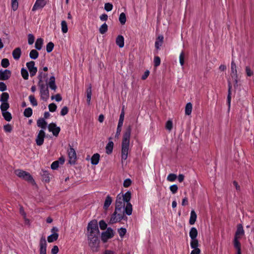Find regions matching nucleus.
<instances>
[{
    "label": "nucleus",
    "mask_w": 254,
    "mask_h": 254,
    "mask_svg": "<svg viewBox=\"0 0 254 254\" xmlns=\"http://www.w3.org/2000/svg\"><path fill=\"white\" fill-rule=\"evenodd\" d=\"M131 131V126H128L124 133L122 141L121 158L122 161L127 158L129 150V145Z\"/></svg>",
    "instance_id": "f257e3e1"
},
{
    "label": "nucleus",
    "mask_w": 254,
    "mask_h": 254,
    "mask_svg": "<svg viewBox=\"0 0 254 254\" xmlns=\"http://www.w3.org/2000/svg\"><path fill=\"white\" fill-rule=\"evenodd\" d=\"M99 235V234H88L87 236L89 246L93 252L99 251L100 244Z\"/></svg>",
    "instance_id": "f03ea898"
},
{
    "label": "nucleus",
    "mask_w": 254,
    "mask_h": 254,
    "mask_svg": "<svg viewBox=\"0 0 254 254\" xmlns=\"http://www.w3.org/2000/svg\"><path fill=\"white\" fill-rule=\"evenodd\" d=\"M15 174L19 178L31 183L32 185H36L35 181L30 174L27 172L20 169L15 170Z\"/></svg>",
    "instance_id": "7ed1b4c3"
},
{
    "label": "nucleus",
    "mask_w": 254,
    "mask_h": 254,
    "mask_svg": "<svg viewBox=\"0 0 254 254\" xmlns=\"http://www.w3.org/2000/svg\"><path fill=\"white\" fill-rule=\"evenodd\" d=\"M87 229L88 232V234H99L97 220L93 219L90 221L88 224Z\"/></svg>",
    "instance_id": "20e7f679"
},
{
    "label": "nucleus",
    "mask_w": 254,
    "mask_h": 254,
    "mask_svg": "<svg viewBox=\"0 0 254 254\" xmlns=\"http://www.w3.org/2000/svg\"><path fill=\"white\" fill-rule=\"evenodd\" d=\"M40 88L41 99L46 101L49 97V91L47 84H40L38 85Z\"/></svg>",
    "instance_id": "39448f33"
},
{
    "label": "nucleus",
    "mask_w": 254,
    "mask_h": 254,
    "mask_svg": "<svg viewBox=\"0 0 254 254\" xmlns=\"http://www.w3.org/2000/svg\"><path fill=\"white\" fill-rule=\"evenodd\" d=\"M114 236V230L111 227H108L106 231L103 232L101 233V239L103 243H106L108 239L112 238Z\"/></svg>",
    "instance_id": "423d86ee"
},
{
    "label": "nucleus",
    "mask_w": 254,
    "mask_h": 254,
    "mask_svg": "<svg viewBox=\"0 0 254 254\" xmlns=\"http://www.w3.org/2000/svg\"><path fill=\"white\" fill-rule=\"evenodd\" d=\"M69 149L67 150L68 156L69 157L68 163L70 164L74 165L76 160V153L74 149L69 144Z\"/></svg>",
    "instance_id": "0eeeda50"
},
{
    "label": "nucleus",
    "mask_w": 254,
    "mask_h": 254,
    "mask_svg": "<svg viewBox=\"0 0 254 254\" xmlns=\"http://www.w3.org/2000/svg\"><path fill=\"white\" fill-rule=\"evenodd\" d=\"M49 131L52 132L53 135L55 136H58L61 131V128L59 127H57L56 124L54 123H50L48 126Z\"/></svg>",
    "instance_id": "6e6552de"
},
{
    "label": "nucleus",
    "mask_w": 254,
    "mask_h": 254,
    "mask_svg": "<svg viewBox=\"0 0 254 254\" xmlns=\"http://www.w3.org/2000/svg\"><path fill=\"white\" fill-rule=\"evenodd\" d=\"M26 66L30 72L31 77L36 75L37 72V68L35 66V62L34 61H30L26 63Z\"/></svg>",
    "instance_id": "1a4fd4ad"
},
{
    "label": "nucleus",
    "mask_w": 254,
    "mask_h": 254,
    "mask_svg": "<svg viewBox=\"0 0 254 254\" xmlns=\"http://www.w3.org/2000/svg\"><path fill=\"white\" fill-rule=\"evenodd\" d=\"M40 254H46L47 251V242L45 237L42 236L40 240Z\"/></svg>",
    "instance_id": "9d476101"
},
{
    "label": "nucleus",
    "mask_w": 254,
    "mask_h": 254,
    "mask_svg": "<svg viewBox=\"0 0 254 254\" xmlns=\"http://www.w3.org/2000/svg\"><path fill=\"white\" fill-rule=\"evenodd\" d=\"M45 137V132L43 129L40 130L36 138V142L37 145L41 146L44 141V138Z\"/></svg>",
    "instance_id": "9b49d317"
},
{
    "label": "nucleus",
    "mask_w": 254,
    "mask_h": 254,
    "mask_svg": "<svg viewBox=\"0 0 254 254\" xmlns=\"http://www.w3.org/2000/svg\"><path fill=\"white\" fill-rule=\"evenodd\" d=\"M11 75V71L9 69L0 70V80H7Z\"/></svg>",
    "instance_id": "f8f14e48"
},
{
    "label": "nucleus",
    "mask_w": 254,
    "mask_h": 254,
    "mask_svg": "<svg viewBox=\"0 0 254 254\" xmlns=\"http://www.w3.org/2000/svg\"><path fill=\"white\" fill-rule=\"evenodd\" d=\"M41 175L42 176V181L45 183H49L50 181L51 178H52V177H51L52 175H50L48 171H45L44 170H42Z\"/></svg>",
    "instance_id": "ddd939ff"
},
{
    "label": "nucleus",
    "mask_w": 254,
    "mask_h": 254,
    "mask_svg": "<svg viewBox=\"0 0 254 254\" xmlns=\"http://www.w3.org/2000/svg\"><path fill=\"white\" fill-rule=\"evenodd\" d=\"M244 230L243 229V227L242 224H239L237 225V230L235 232L234 239H236L238 240V235H244Z\"/></svg>",
    "instance_id": "4468645a"
},
{
    "label": "nucleus",
    "mask_w": 254,
    "mask_h": 254,
    "mask_svg": "<svg viewBox=\"0 0 254 254\" xmlns=\"http://www.w3.org/2000/svg\"><path fill=\"white\" fill-rule=\"evenodd\" d=\"M46 4V2L45 0H36L34 6L32 8V10L34 11L38 8H43Z\"/></svg>",
    "instance_id": "2eb2a0df"
},
{
    "label": "nucleus",
    "mask_w": 254,
    "mask_h": 254,
    "mask_svg": "<svg viewBox=\"0 0 254 254\" xmlns=\"http://www.w3.org/2000/svg\"><path fill=\"white\" fill-rule=\"evenodd\" d=\"M228 95H227V105L228 106V108H230L231 106V89L232 88V85L231 83V82L228 80Z\"/></svg>",
    "instance_id": "dca6fc26"
},
{
    "label": "nucleus",
    "mask_w": 254,
    "mask_h": 254,
    "mask_svg": "<svg viewBox=\"0 0 254 254\" xmlns=\"http://www.w3.org/2000/svg\"><path fill=\"white\" fill-rule=\"evenodd\" d=\"M123 195H121V193L118 194L116 197V205L117 206H122L125 207V202L123 201L122 199Z\"/></svg>",
    "instance_id": "f3484780"
},
{
    "label": "nucleus",
    "mask_w": 254,
    "mask_h": 254,
    "mask_svg": "<svg viewBox=\"0 0 254 254\" xmlns=\"http://www.w3.org/2000/svg\"><path fill=\"white\" fill-rule=\"evenodd\" d=\"M12 55L13 58L15 60H18L20 58L21 55V49L19 47L15 48L12 52Z\"/></svg>",
    "instance_id": "a211bd4d"
},
{
    "label": "nucleus",
    "mask_w": 254,
    "mask_h": 254,
    "mask_svg": "<svg viewBox=\"0 0 254 254\" xmlns=\"http://www.w3.org/2000/svg\"><path fill=\"white\" fill-rule=\"evenodd\" d=\"M116 43L120 48L124 47L125 45L124 37L121 35H118L116 39Z\"/></svg>",
    "instance_id": "6ab92c4d"
},
{
    "label": "nucleus",
    "mask_w": 254,
    "mask_h": 254,
    "mask_svg": "<svg viewBox=\"0 0 254 254\" xmlns=\"http://www.w3.org/2000/svg\"><path fill=\"white\" fill-rule=\"evenodd\" d=\"M100 154L98 153L94 154L91 158V163L92 165H96L99 163L100 160Z\"/></svg>",
    "instance_id": "aec40b11"
},
{
    "label": "nucleus",
    "mask_w": 254,
    "mask_h": 254,
    "mask_svg": "<svg viewBox=\"0 0 254 254\" xmlns=\"http://www.w3.org/2000/svg\"><path fill=\"white\" fill-rule=\"evenodd\" d=\"M37 126L42 129H46L47 125V123L43 118H40L37 122Z\"/></svg>",
    "instance_id": "412c9836"
},
{
    "label": "nucleus",
    "mask_w": 254,
    "mask_h": 254,
    "mask_svg": "<svg viewBox=\"0 0 254 254\" xmlns=\"http://www.w3.org/2000/svg\"><path fill=\"white\" fill-rule=\"evenodd\" d=\"M92 95V86L91 84L89 85V87L86 90V96H87V103L88 105H90V101Z\"/></svg>",
    "instance_id": "4be33fe9"
},
{
    "label": "nucleus",
    "mask_w": 254,
    "mask_h": 254,
    "mask_svg": "<svg viewBox=\"0 0 254 254\" xmlns=\"http://www.w3.org/2000/svg\"><path fill=\"white\" fill-rule=\"evenodd\" d=\"M123 195L122 199L124 202L130 203L129 201L130 200L131 197V193L130 191H127L124 194H122Z\"/></svg>",
    "instance_id": "5701e85b"
},
{
    "label": "nucleus",
    "mask_w": 254,
    "mask_h": 254,
    "mask_svg": "<svg viewBox=\"0 0 254 254\" xmlns=\"http://www.w3.org/2000/svg\"><path fill=\"white\" fill-rule=\"evenodd\" d=\"M234 247L237 250V254H241V245L238 240L234 239Z\"/></svg>",
    "instance_id": "b1692460"
},
{
    "label": "nucleus",
    "mask_w": 254,
    "mask_h": 254,
    "mask_svg": "<svg viewBox=\"0 0 254 254\" xmlns=\"http://www.w3.org/2000/svg\"><path fill=\"white\" fill-rule=\"evenodd\" d=\"M112 198L109 195L107 196L103 206V208L105 210H107L108 209L112 202Z\"/></svg>",
    "instance_id": "393cba45"
},
{
    "label": "nucleus",
    "mask_w": 254,
    "mask_h": 254,
    "mask_svg": "<svg viewBox=\"0 0 254 254\" xmlns=\"http://www.w3.org/2000/svg\"><path fill=\"white\" fill-rule=\"evenodd\" d=\"M231 76L238 75L236 64L234 61L231 62Z\"/></svg>",
    "instance_id": "a878e982"
},
{
    "label": "nucleus",
    "mask_w": 254,
    "mask_h": 254,
    "mask_svg": "<svg viewBox=\"0 0 254 254\" xmlns=\"http://www.w3.org/2000/svg\"><path fill=\"white\" fill-rule=\"evenodd\" d=\"M114 147V143L112 141H109L106 146V153L110 154L112 153Z\"/></svg>",
    "instance_id": "bb28decb"
},
{
    "label": "nucleus",
    "mask_w": 254,
    "mask_h": 254,
    "mask_svg": "<svg viewBox=\"0 0 254 254\" xmlns=\"http://www.w3.org/2000/svg\"><path fill=\"white\" fill-rule=\"evenodd\" d=\"M197 218V215L194 210H192L190 212V216L189 220V223L190 225H193L195 223Z\"/></svg>",
    "instance_id": "cd10ccee"
},
{
    "label": "nucleus",
    "mask_w": 254,
    "mask_h": 254,
    "mask_svg": "<svg viewBox=\"0 0 254 254\" xmlns=\"http://www.w3.org/2000/svg\"><path fill=\"white\" fill-rule=\"evenodd\" d=\"M124 213L127 215H130L132 212V206L130 203H127V205L124 208Z\"/></svg>",
    "instance_id": "c85d7f7f"
},
{
    "label": "nucleus",
    "mask_w": 254,
    "mask_h": 254,
    "mask_svg": "<svg viewBox=\"0 0 254 254\" xmlns=\"http://www.w3.org/2000/svg\"><path fill=\"white\" fill-rule=\"evenodd\" d=\"M189 235L191 239H196L198 235L197 229L195 227L191 228L190 231Z\"/></svg>",
    "instance_id": "c756f323"
},
{
    "label": "nucleus",
    "mask_w": 254,
    "mask_h": 254,
    "mask_svg": "<svg viewBox=\"0 0 254 254\" xmlns=\"http://www.w3.org/2000/svg\"><path fill=\"white\" fill-rule=\"evenodd\" d=\"M43 45V39L41 38H38L35 42V47L37 50H40Z\"/></svg>",
    "instance_id": "7c9ffc66"
},
{
    "label": "nucleus",
    "mask_w": 254,
    "mask_h": 254,
    "mask_svg": "<svg viewBox=\"0 0 254 254\" xmlns=\"http://www.w3.org/2000/svg\"><path fill=\"white\" fill-rule=\"evenodd\" d=\"M59 234L57 233H54L52 234L49 236L47 238V240L49 243L53 242L58 239Z\"/></svg>",
    "instance_id": "2f4dec72"
},
{
    "label": "nucleus",
    "mask_w": 254,
    "mask_h": 254,
    "mask_svg": "<svg viewBox=\"0 0 254 254\" xmlns=\"http://www.w3.org/2000/svg\"><path fill=\"white\" fill-rule=\"evenodd\" d=\"M9 98V94L7 92H2L0 96V101L2 102H7Z\"/></svg>",
    "instance_id": "473e14b6"
},
{
    "label": "nucleus",
    "mask_w": 254,
    "mask_h": 254,
    "mask_svg": "<svg viewBox=\"0 0 254 254\" xmlns=\"http://www.w3.org/2000/svg\"><path fill=\"white\" fill-rule=\"evenodd\" d=\"M1 113L5 120H6L7 122H9L11 121V120L12 119V116L10 112L7 111H4L1 112Z\"/></svg>",
    "instance_id": "72a5a7b5"
},
{
    "label": "nucleus",
    "mask_w": 254,
    "mask_h": 254,
    "mask_svg": "<svg viewBox=\"0 0 254 254\" xmlns=\"http://www.w3.org/2000/svg\"><path fill=\"white\" fill-rule=\"evenodd\" d=\"M192 111V104L190 102L188 103L185 107V114L186 115L191 114Z\"/></svg>",
    "instance_id": "f704fd0d"
},
{
    "label": "nucleus",
    "mask_w": 254,
    "mask_h": 254,
    "mask_svg": "<svg viewBox=\"0 0 254 254\" xmlns=\"http://www.w3.org/2000/svg\"><path fill=\"white\" fill-rule=\"evenodd\" d=\"M39 56V53L36 50H32L29 54V57L31 59L36 60Z\"/></svg>",
    "instance_id": "c9c22d12"
},
{
    "label": "nucleus",
    "mask_w": 254,
    "mask_h": 254,
    "mask_svg": "<svg viewBox=\"0 0 254 254\" xmlns=\"http://www.w3.org/2000/svg\"><path fill=\"white\" fill-rule=\"evenodd\" d=\"M125 117V108L124 106L122 109L121 113L120 116V118L118 122V125H123L124 120Z\"/></svg>",
    "instance_id": "e433bc0d"
},
{
    "label": "nucleus",
    "mask_w": 254,
    "mask_h": 254,
    "mask_svg": "<svg viewBox=\"0 0 254 254\" xmlns=\"http://www.w3.org/2000/svg\"><path fill=\"white\" fill-rule=\"evenodd\" d=\"M190 245L191 249L198 248V247L199 246L198 240L196 238L193 239H193H191Z\"/></svg>",
    "instance_id": "4c0bfd02"
},
{
    "label": "nucleus",
    "mask_w": 254,
    "mask_h": 254,
    "mask_svg": "<svg viewBox=\"0 0 254 254\" xmlns=\"http://www.w3.org/2000/svg\"><path fill=\"white\" fill-rule=\"evenodd\" d=\"M118 212L116 211L115 210L114 212L112 214L110 220V224H115L117 222V216L118 215Z\"/></svg>",
    "instance_id": "58836bf2"
},
{
    "label": "nucleus",
    "mask_w": 254,
    "mask_h": 254,
    "mask_svg": "<svg viewBox=\"0 0 254 254\" xmlns=\"http://www.w3.org/2000/svg\"><path fill=\"white\" fill-rule=\"evenodd\" d=\"M33 113L32 109L28 107L27 108H26L24 111L23 115L25 117L29 118L30 117Z\"/></svg>",
    "instance_id": "ea45409f"
},
{
    "label": "nucleus",
    "mask_w": 254,
    "mask_h": 254,
    "mask_svg": "<svg viewBox=\"0 0 254 254\" xmlns=\"http://www.w3.org/2000/svg\"><path fill=\"white\" fill-rule=\"evenodd\" d=\"M9 108V104L7 102H2L0 106V108L1 112L7 111L8 109Z\"/></svg>",
    "instance_id": "a19ab883"
},
{
    "label": "nucleus",
    "mask_w": 254,
    "mask_h": 254,
    "mask_svg": "<svg viewBox=\"0 0 254 254\" xmlns=\"http://www.w3.org/2000/svg\"><path fill=\"white\" fill-rule=\"evenodd\" d=\"M108 31V25L106 23L103 24L99 28V32L101 34H104Z\"/></svg>",
    "instance_id": "79ce46f5"
},
{
    "label": "nucleus",
    "mask_w": 254,
    "mask_h": 254,
    "mask_svg": "<svg viewBox=\"0 0 254 254\" xmlns=\"http://www.w3.org/2000/svg\"><path fill=\"white\" fill-rule=\"evenodd\" d=\"M21 74L22 77L25 80H27L28 79L29 74H28V72L26 69H25L23 67L22 68L21 70Z\"/></svg>",
    "instance_id": "37998d69"
},
{
    "label": "nucleus",
    "mask_w": 254,
    "mask_h": 254,
    "mask_svg": "<svg viewBox=\"0 0 254 254\" xmlns=\"http://www.w3.org/2000/svg\"><path fill=\"white\" fill-rule=\"evenodd\" d=\"M127 18L125 13L122 12L120 14L119 16V21L122 25H124L126 22Z\"/></svg>",
    "instance_id": "c03bdc74"
},
{
    "label": "nucleus",
    "mask_w": 254,
    "mask_h": 254,
    "mask_svg": "<svg viewBox=\"0 0 254 254\" xmlns=\"http://www.w3.org/2000/svg\"><path fill=\"white\" fill-rule=\"evenodd\" d=\"M62 31L64 33H66L68 31L67 23L65 20H63L61 22Z\"/></svg>",
    "instance_id": "a18cd8bd"
},
{
    "label": "nucleus",
    "mask_w": 254,
    "mask_h": 254,
    "mask_svg": "<svg viewBox=\"0 0 254 254\" xmlns=\"http://www.w3.org/2000/svg\"><path fill=\"white\" fill-rule=\"evenodd\" d=\"M10 65V63L8 59L4 58L2 59L1 61V65L4 68H6Z\"/></svg>",
    "instance_id": "49530a36"
},
{
    "label": "nucleus",
    "mask_w": 254,
    "mask_h": 254,
    "mask_svg": "<svg viewBox=\"0 0 254 254\" xmlns=\"http://www.w3.org/2000/svg\"><path fill=\"white\" fill-rule=\"evenodd\" d=\"M29 99L30 102V103L33 106H36L38 105L37 101L36 99L35 98V96L33 95H31L29 97Z\"/></svg>",
    "instance_id": "de8ad7c7"
},
{
    "label": "nucleus",
    "mask_w": 254,
    "mask_h": 254,
    "mask_svg": "<svg viewBox=\"0 0 254 254\" xmlns=\"http://www.w3.org/2000/svg\"><path fill=\"white\" fill-rule=\"evenodd\" d=\"M54 47V44L53 42H49L46 46V51L47 53L51 52Z\"/></svg>",
    "instance_id": "09e8293b"
},
{
    "label": "nucleus",
    "mask_w": 254,
    "mask_h": 254,
    "mask_svg": "<svg viewBox=\"0 0 254 254\" xmlns=\"http://www.w3.org/2000/svg\"><path fill=\"white\" fill-rule=\"evenodd\" d=\"M18 0H11V8L14 11L16 10L18 8Z\"/></svg>",
    "instance_id": "8fccbe9b"
},
{
    "label": "nucleus",
    "mask_w": 254,
    "mask_h": 254,
    "mask_svg": "<svg viewBox=\"0 0 254 254\" xmlns=\"http://www.w3.org/2000/svg\"><path fill=\"white\" fill-rule=\"evenodd\" d=\"M99 225L101 230H105L107 228V224L104 220H101L99 222Z\"/></svg>",
    "instance_id": "3c124183"
},
{
    "label": "nucleus",
    "mask_w": 254,
    "mask_h": 254,
    "mask_svg": "<svg viewBox=\"0 0 254 254\" xmlns=\"http://www.w3.org/2000/svg\"><path fill=\"white\" fill-rule=\"evenodd\" d=\"M177 178V176L176 174L171 173L168 176L167 179L168 181L173 182L176 180Z\"/></svg>",
    "instance_id": "603ef678"
},
{
    "label": "nucleus",
    "mask_w": 254,
    "mask_h": 254,
    "mask_svg": "<svg viewBox=\"0 0 254 254\" xmlns=\"http://www.w3.org/2000/svg\"><path fill=\"white\" fill-rule=\"evenodd\" d=\"M113 7V4L111 3L107 2L105 4L104 9L107 11H110Z\"/></svg>",
    "instance_id": "864d4df0"
},
{
    "label": "nucleus",
    "mask_w": 254,
    "mask_h": 254,
    "mask_svg": "<svg viewBox=\"0 0 254 254\" xmlns=\"http://www.w3.org/2000/svg\"><path fill=\"white\" fill-rule=\"evenodd\" d=\"M48 85L52 90L55 91L57 88L55 81H49Z\"/></svg>",
    "instance_id": "5fc2aeb1"
},
{
    "label": "nucleus",
    "mask_w": 254,
    "mask_h": 254,
    "mask_svg": "<svg viewBox=\"0 0 254 254\" xmlns=\"http://www.w3.org/2000/svg\"><path fill=\"white\" fill-rule=\"evenodd\" d=\"M3 129L6 132H10L12 131V127L11 125L8 124L3 126Z\"/></svg>",
    "instance_id": "6e6d98bb"
},
{
    "label": "nucleus",
    "mask_w": 254,
    "mask_h": 254,
    "mask_svg": "<svg viewBox=\"0 0 254 254\" xmlns=\"http://www.w3.org/2000/svg\"><path fill=\"white\" fill-rule=\"evenodd\" d=\"M34 36L32 34H29L28 35V43L29 45H32L34 42Z\"/></svg>",
    "instance_id": "4d7b16f0"
},
{
    "label": "nucleus",
    "mask_w": 254,
    "mask_h": 254,
    "mask_svg": "<svg viewBox=\"0 0 254 254\" xmlns=\"http://www.w3.org/2000/svg\"><path fill=\"white\" fill-rule=\"evenodd\" d=\"M121 237H123L127 233V230L125 228H120L118 230Z\"/></svg>",
    "instance_id": "13d9d810"
},
{
    "label": "nucleus",
    "mask_w": 254,
    "mask_h": 254,
    "mask_svg": "<svg viewBox=\"0 0 254 254\" xmlns=\"http://www.w3.org/2000/svg\"><path fill=\"white\" fill-rule=\"evenodd\" d=\"M160 63H161L160 58L158 56L155 57L154 59V66L155 67L158 66L160 64Z\"/></svg>",
    "instance_id": "bf43d9fd"
},
{
    "label": "nucleus",
    "mask_w": 254,
    "mask_h": 254,
    "mask_svg": "<svg viewBox=\"0 0 254 254\" xmlns=\"http://www.w3.org/2000/svg\"><path fill=\"white\" fill-rule=\"evenodd\" d=\"M57 105L54 103H51L49 105V111L51 112H55L57 110Z\"/></svg>",
    "instance_id": "052dcab7"
},
{
    "label": "nucleus",
    "mask_w": 254,
    "mask_h": 254,
    "mask_svg": "<svg viewBox=\"0 0 254 254\" xmlns=\"http://www.w3.org/2000/svg\"><path fill=\"white\" fill-rule=\"evenodd\" d=\"M180 63L182 66L184 65L185 63V54L184 52H182L179 57Z\"/></svg>",
    "instance_id": "680f3d73"
},
{
    "label": "nucleus",
    "mask_w": 254,
    "mask_h": 254,
    "mask_svg": "<svg viewBox=\"0 0 254 254\" xmlns=\"http://www.w3.org/2000/svg\"><path fill=\"white\" fill-rule=\"evenodd\" d=\"M165 127L169 130H171L173 128V123L171 120L168 121L166 123Z\"/></svg>",
    "instance_id": "e2e57ef3"
},
{
    "label": "nucleus",
    "mask_w": 254,
    "mask_h": 254,
    "mask_svg": "<svg viewBox=\"0 0 254 254\" xmlns=\"http://www.w3.org/2000/svg\"><path fill=\"white\" fill-rule=\"evenodd\" d=\"M59 167V161H55L52 163L51 166V168L52 170H56Z\"/></svg>",
    "instance_id": "0e129e2a"
},
{
    "label": "nucleus",
    "mask_w": 254,
    "mask_h": 254,
    "mask_svg": "<svg viewBox=\"0 0 254 254\" xmlns=\"http://www.w3.org/2000/svg\"><path fill=\"white\" fill-rule=\"evenodd\" d=\"M170 190L172 192V193L175 194L176 193L178 190V187L177 185H173L170 187Z\"/></svg>",
    "instance_id": "69168bd1"
},
{
    "label": "nucleus",
    "mask_w": 254,
    "mask_h": 254,
    "mask_svg": "<svg viewBox=\"0 0 254 254\" xmlns=\"http://www.w3.org/2000/svg\"><path fill=\"white\" fill-rule=\"evenodd\" d=\"M131 180L130 179H126L123 183L124 187L125 188L129 187L131 184Z\"/></svg>",
    "instance_id": "338daca9"
},
{
    "label": "nucleus",
    "mask_w": 254,
    "mask_h": 254,
    "mask_svg": "<svg viewBox=\"0 0 254 254\" xmlns=\"http://www.w3.org/2000/svg\"><path fill=\"white\" fill-rule=\"evenodd\" d=\"M68 112V108L66 106H64L61 110V115L63 116L66 115Z\"/></svg>",
    "instance_id": "774afa93"
}]
</instances>
